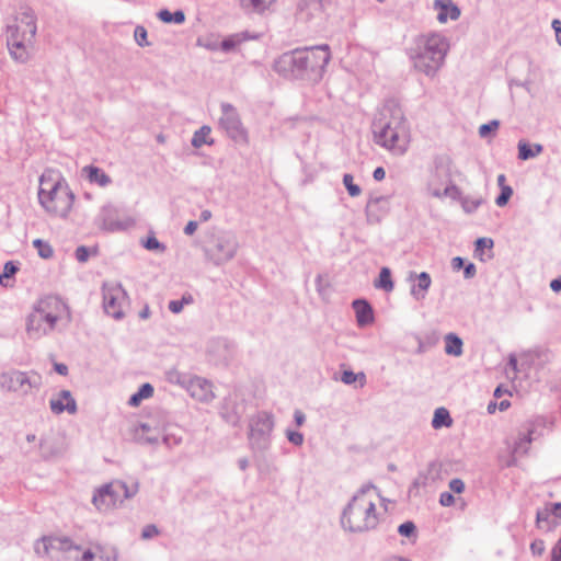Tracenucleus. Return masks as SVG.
<instances>
[{"label":"nucleus","instance_id":"nucleus-54","mask_svg":"<svg viewBox=\"0 0 561 561\" xmlns=\"http://www.w3.org/2000/svg\"><path fill=\"white\" fill-rule=\"evenodd\" d=\"M76 259L80 262V263H84L88 261L89 256H90V250L89 248L84 247V245H80L76 249Z\"/></svg>","mask_w":561,"mask_h":561},{"label":"nucleus","instance_id":"nucleus-43","mask_svg":"<svg viewBox=\"0 0 561 561\" xmlns=\"http://www.w3.org/2000/svg\"><path fill=\"white\" fill-rule=\"evenodd\" d=\"M500 127V121L492 119L486 124H482L479 127V136L483 139L489 138Z\"/></svg>","mask_w":561,"mask_h":561},{"label":"nucleus","instance_id":"nucleus-56","mask_svg":"<svg viewBox=\"0 0 561 561\" xmlns=\"http://www.w3.org/2000/svg\"><path fill=\"white\" fill-rule=\"evenodd\" d=\"M546 546L545 541L541 539H536L530 545V550L534 556H541L545 552Z\"/></svg>","mask_w":561,"mask_h":561},{"label":"nucleus","instance_id":"nucleus-1","mask_svg":"<svg viewBox=\"0 0 561 561\" xmlns=\"http://www.w3.org/2000/svg\"><path fill=\"white\" fill-rule=\"evenodd\" d=\"M328 45L296 48L280 55L273 69L284 78L319 82L330 61Z\"/></svg>","mask_w":561,"mask_h":561},{"label":"nucleus","instance_id":"nucleus-30","mask_svg":"<svg viewBox=\"0 0 561 561\" xmlns=\"http://www.w3.org/2000/svg\"><path fill=\"white\" fill-rule=\"evenodd\" d=\"M153 391V387L150 383H142L138 388L137 392L130 396V398L128 399V404L130 407H138L142 402V400L152 397Z\"/></svg>","mask_w":561,"mask_h":561},{"label":"nucleus","instance_id":"nucleus-40","mask_svg":"<svg viewBox=\"0 0 561 561\" xmlns=\"http://www.w3.org/2000/svg\"><path fill=\"white\" fill-rule=\"evenodd\" d=\"M165 378L169 382L174 385H180L182 387L186 388V385L188 382L190 376L180 373L176 369H170L165 373Z\"/></svg>","mask_w":561,"mask_h":561},{"label":"nucleus","instance_id":"nucleus-46","mask_svg":"<svg viewBox=\"0 0 561 561\" xmlns=\"http://www.w3.org/2000/svg\"><path fill=\"white\" fill-rule=\"evenodd\" d=\"M494 245V242L491 238H478L474 242V253L476 255H481L484 249L491 250Z\"/></svg>","mask_w":561,"mask_h":561},{"label":"nucleus","instance_id":"nucleus-64","mask_svg":"<svg viewBox=\"0 0 561 561\" xmlns=\"http://www.w3.org/2000/svg\"><path fill=\"white\" fill-rule=\"evenodd\" d=\"M551 558L561 560V538L558 540L556 546L552 549Z\"/></svg>","mask_w":561,"mask_h":561},{"label":"nucleus","instance_id":"nucleus-23","mask_svg":"<svg viewBox=\"0 0 561 561\" xmlns=\"http://www.w3.org/2000/svg\"><path fill=\"white\" fill-rule=\"evenodd\" d=\"M352 305L356 313L358 325L365 327L374 321V311L367 300L355 299Z\"/></svg>","mask_w":561,"mask_h":561},{"label":"nucleus","instance_id":"nucleus-59","mask_svg":"<svg viewBox=\"0 0 561 561\" xmlns=\"http://www.w3.org/2000/svg\"><path fill=\"white\" fill-rule=\"evenodd\" d=\"M439 503L442 506H451L455 503V497L450 492H443L439 495Z\"/></svg>","mask_w":561,"mask_h":561},{"label":"nucleus","instance_id":"nucleus-60","mask_svg":"<svg viewBox=\"0 0 561 561\" xmlns=\"http://www.w3.org/2000/svg\"><path fill=\"white\" fill-rule=\"evenodd\" d=\"M551 514L557 519H561V502L550 503L546 505Z\"/></svg>","mask_w":561,"mask_h":561},{"label":"nucleus","instance_id":"nucleus-12","mask_svg":"<svg viewBox=\"0 0 561 561\" xmlns=\"http://www.w3.org/2000/svg\"><path fill=\"white\" fill-rule=\"evenodd\" d=\"M103 308L106 314L119 320L124 317L127 293L119 283H104L102 286Z\"/></svg>","mask_w":561,"mask_h":561},{"label":"nucleus","instance_id":"nucleus-14","mask_svg":"<svg viewBox=\"0 0 561 561\" xmlns=\"http://www.w3.org/2000/svg\"><path fill=\"white\" fill-rule=\"evenodd\" d=\"M38 556H51L54 552L80 551L81 547L73 543L68 537H44L34 546Z\"/></svg>","mask_w":561,"mask_h":561},{"label":"nucleus","instance_id":"nucleus-63","mask_svg":"<svg viewBox=\"0 0 561 561\" xmlns=\"http://www.w3.org/2000/svg\"><path fill=\"white\" fill-rule=\"evenodd\" d=\"M551 26L556 33V41L561 46V21L554 19L551 23Z\"/></svg>","mask_w":561,"mask_h":561},{"label":"nucleus","instance_id":"nucleus-17","mask_svg":"<svg viewBox=\"0 0 561 561\" xmlns=\"http://www.w3.org/2000/svg\"><path fill=\"white\" fill-rule=\"evenodd\" d=\"M535 427L533 424H528L524 432L519 433L518 439L514 443L511 451V457L506 462V467H513L517 465V458L527 454L529 445L534 440Z\"/></svg>","mask_w":561,"mask_h":561},{"label":"nucleus","instance_id":"nucleus-11","mask_svg":"<svg viewBox=\"0 0 561 561\" xmlns=\"http://www.w3.org/2000/svg\"><path fill=\"white\" fill-rule=\"evenodd\" d=\"M21 25L13 24L7 27V45L11 57L19 62H26L35 37H30L31 31L23 30Z\"/></svg>","mask_w":561,"mask_h":561},{"label":"nucleus","instance_id":"nucleus-20","mask_svg":"<svg viewBox=\"0 0 561 561\" xmlns=\"http://www.w3.org/2000/svg\"><path fill=\"white\" fill-rule=\"evenodd\" d=\"M49 407L53 413L60 414L67 411L69 414L77 412V402L69 390H61L58 398H53L49 401Z\"/></svg>","mask_w":561,"mask_h":561},{"label":"nucleus","instance_id":"nucleus-49","mask_svg":"<svg viewBox=\"0 0 561 561\" xmlns=\"http://www.w3.org/2000/svg\"><path fill=\"white\" fill-rule=\"evenodd\" d=\"M415 530L416 527L414 523L410 520L402 523L398 528V533L403 537H411L415 534Z\"/></svg>","mask_w":561,"mask_h":561},{"label":"nucleus","instance_id":"nucleus-48","mask_svg":"<svg viewBox=\"0 0 561 561\" xmlns=\"http://www.w3.org/2000/svg\"><path fill=\"white\" fill-rule=\"evenodd\" d=\"M363 380L365 381L366 379V376L364 373H359V374H355L354 371L352 370H344L342 373V376H341V380L345 383V385H352L354 383L356 380Z\"/></svg>","mask_w":561,"mask_h":561},{"label":"nucleus","instance_id":"nucleus-33","mask_svg":"<svg viewBox=\"0 0 561 561\" xmlns=\"http://www.w3.org/2000/svg\"><path fill=\"white\" fill-rule=\"evenodd\" d=\"M157 16L160 21L168 24H182L185 22V14L182 10L171 12L168 9H162L157 13Z\"/></svg>","mask_w":561,"mask_h":561},{"label":"nucleus","instance_id":"nucleus-21","mask_svg":"<svg viewBox=\"0 0 561 561\" xmlns=\"http://www.w3.org/2000/svg\"><path fill=\"white\" fill-rule=\"evenodd\" d=\"M437 11V20L440 23H446L448 20H457L460 16L459 8L450 0H435L433 4Z\"/></svg>","mask_w":561,"mask_h":561},{"label":"nucleus","instance_id":"nucleus-18","mask_svg":"<svg viewBox=\"0 0 561 561\" xmlns=\"http://www.w3.org/2000/svg\"><path fill=\"white\" fill-rule=\"evenodd\" d=\"M186 389L193 398L202 402H209L215 397L213 385L202 377H190Z\"/></svg>","mask_w":561,"mask_h":561},{"label":"nucleus","instance_id":"nucleus-10","mask_svg":"<svg viewBox=\"0 0 561 561\" xmlns=\"http://www.w3.org/2000/svg\"><path fill=\"white\" fill-rule=\"evenodd\" d=\"M42 378L37 373H26L11 369L0 374V389L9 392H16L22 396L28 394L32 389H39Z\"/></svg>","mask_w":561,"mask_h":561},{"label":"nucleus","instance_id":"nucleus-31","mask_svg":"<svg viewBox=\"0 0 561 561\" xmlns=\"http://www.w3.org/2000/svg\"><path fill=\"white\" fill-rule=\"evenodd\" d=\"M434 172L435 175H451L454 167L448 156H438L434 160Z\"/></svg>","mask_w":561,"mask_h":561},{"label":"nucleus","instance_id":"nucleus-19","mask_svg":"<svg viewBox=\"0 0 561 561\" xmlns=\"http://www.w3.org/2000/svg\"><path fill=\"white\" fill-rule=\"evenodd\" d=\"M389 210V199L385 196L370 197L366 205V216L369 224H378Z\"/></svg>","mask_w":561,"mask_h":561},{"label":"nucleus","instance_id":"nucleus-57","mask_svg":"<svg viewBox=\"0 0 561 561\" xmlns=\"http://www.w3.org/2000/svg\"><path fill=\"white\" fill-rule=\"evenodd\" d=\"M274 0H251V7L255 12H263Z\"/></svg>","mask_w":561,"mask_h":561},{"label":"nucleus","instance_id":"nucleus-15","mask_svg":"<svg viewBox=\"0 0 561 561\" xmlns=\"http://www.w3.org/2000/svg\"><path fill=\"white\" fill-rule=\"evenodd\" d=\"M233 344L225 337H216L209 341L207 354L215 364H227L233 355Z\"/></svg>","mask_w":561,"mask_h":561},{"label":"nucleus","instance_id":"nucleus-32","mask_svg":"<svg viewBox=\"0 0 561 561\" xmlns=\"http://www.w3.org/2000/svg\"><path fill=\"white\" fill-rule=\"evenodd\" d=\"M428 192L431 193V195H433L434 197H449L451 199H456L458 197H460V191L459 188L456 186V185H453V184H449L447 186H445L444 190H440L438 187H434L432 183L428 184Z\"/></svg>","mask_w":561,"mask_h":561},{"label":"nucleus","instance_id":"nucleus-4","mask_svg":"<svg viewBox=\"0 0 561 561\" xmlns=\"http://www.w3.org/2000/svg\"><path fill=\"white\" fill-rule=\"evenodd\" d=\"M449 50L448 39L439 33L420 36L411 55L415 70L434 78Z\"/></svg>","mask_w":561,"mask_h":561},{"label":"nucleus","instance_id":"nucleus-47","mask_svg":"<svg viewBox=\"0 0 561 561\" xmlns=\"http://www.w3.org/2000/svg\"><path fill=\"white\" fill-rule=\"evenodd\" d=\"M144 248L149 251H159L163 252L165 250L164 244H162L154 236H149L144 242Z\"/></svg>","mask_w":561,"mask_h":561},{"label":"nucleus","instance_id":"nucleus-28","mask_svg":"<svg viewBox=\"0 0 561 561\" xmlns=\"http://www.w3.org/2000/svg\"><path fill=\"white\" fill-rule=\"evenodd\" d=\"M542 151V146L539 144H529L520 140L518 142V158L522 160H528L535 158Z\"/></svg>","mask_w":561,"mask_h":561},{"label":"nucleus","instance_id":"nucleus-45","mask_svg":"<svg viewBox=\"0 0 561 561\" xmlns=\"http://www.w3.org/2000/svg\"><path fill=\"white\" fill-rule=\"evenodd\" d=\"M147 36H148V33L144 26L138 25L135 27L134 38L138 46H140V47L150 46V43L148 42Z\"/></svg>","mask_w":561,"mask_h":561},{"label":"nucleus","instance_id":"nucleus-58","mask_svg":"<svg viewBox=\"0 0 561 561\" xmlns=\"http://www.w3.org/2000/svg\"><path fill=\"white\" fill-rule=\"evenodd\" d=\"M449 489L455 493H462L465 490V482L459 478L451 479L449 481Z\"/></svg>","mask_w":561,"mask_h":561},{"label":"nucleus","instance_id":"nucleus-55","mask_svg":"<svg viewBox=\"0 0 561 561\" xmlns=\"http://www.w3.org/2000/svg\"><path fill=\"white\" fill-rule=\"evenodd\" d=\"M197 45L202 46V47H205L206 49L211 50V51L219 49V42L215 41V39H202V38H198Z\"/></svg>","mask_w":561,"mask_h":561},{"label":"nucleus","instance_id":"nucleus-51","mask_svg":"<svg viewBox=\"0 0 561 561\" xmlns=\"http://www.w3.org/2000/svg\"><path fill=\"white\" fill-rule=\"evenodd\" d=\"M354 178H343L344 185L348 194L353 197L360 194V187L353 182Z\"/></svg>","mask_w":561,"mask_h":561},{"label":"nucleus","instance_id":"nucleus-34","mask_svg":"<svg viewBox=\"0 0 561 561\" xmlns=\"http://www.w3.org/2000/svg\"><path fill=\"white\" fill-rule=\"evenodd\" d=\"M506 178H497V185L501 190L499 196L495 198V204L499 207H504L507 205L510 198L513 195V188L511 185L505 183Z\"/></svg>","mask_w":561,"mask_h":561},{"label":"nucleus","instance_id":"nucleus-6","mask_svg":"<svg viewBox=\"0 0 561 561\" xmlns=\"http://www.w3.org/2000/svg\"><path fill=\"white\" fill-rule=\"evenodd\" d=\"M38 199L55 216L65 217L71 209L75 195L64 183V178H38Z\"/></svg>","mask_w":561,"mask_h":561},{"label":"nucleus","instance_id":"nucleus-35","mask_svg":"<svg viewBox=\"0 0 561 561\" xmlns=\"http://www.w3.org/2000/svg\"><path fill=\"white\" fill-rule=\"evenodd\" d=\"M457 199L460 202L463 211L469 215L473 214L484 203L482 197L462 196L461 194Z\"/></svg>","mask_w":561,"mask_h":561},{"label":"nucleus","instance_id":"nucleus-62","mask_svg":"<svg viewBox=\"0 0 561 561\" xmlns=\"http://www.w3.org/2000/svg\"><path fill=\"white\" fill-rule=\"evenodd\" d=\"M184 300H171L169 302V310L173 313H180L183 310Z\"/></svg>","mask_w":561,"mask_h":561},{"label":"nucleus","instance_id":"nucleus-9","mask_svg":"<svg viewBox=\"0 0 561 561\" xmlns=\"http://www.w3.org/2000/svg\"><path fill=\"white\" fill-rule=\"evenodd\" d=\"M220 111L221 114L218 118L219 128L234 144L239 146L249 145V134L241 122V117L237 108L230 103L222 102L220 104Z\"/></svg>","mask_w":561,"mask_h":561},{"label":"nucleus","instance_id":"nucleus-8","mask_svg":"<svg viewBox=\"0 0 561 561\" xmlns=\"http://www.w3.org/2000/svg\"><path fill=\"white\" fill-rule=\"evenodd\" d=\"M239 247L237 236L232 231H224L215 237L210 245L204 248V253L209 262L219 266L231 261Z\"/></svg>","mask_w":561,"mask_h":561},{"label":"nucleus","instance_id":"nucleus-38","mask_svg":"<svg viewBox=\"0 0 561 561\" xmlns=\"http://www.w3.org/2000/svg\"><path fill=\"white\" fill-rule=\"evenodd\" d=\"M211 128L207 125L202 126L198 130H196L192 138V146L195 148H201L203 145L211 144L209 140Z\"/></svg>","mask_w":561,"mask_h":561},{"label":"nucleus","instance_id":"nucleus-52","mask_svg":"<svg viewBox=\"0 0 561 561\" xmlns=\"http://www.w3.org/2000/svg\"><path fill=\"white\" fill-rule=\"evenodd\" d=\"M159 533H160V530L158 529V527L154 524H149L142 528L141 538L144 540H148V539H151V538L158 536Z\"/></svg>","mask_w":561,"mask_h":561},{"label":"nucleus","instance_id":"nucleus-27","mask_svg":"<svg viewBox=\"0 0 561 561\" xmlns=\"http://www.w3.org/2000/svg\"><path fill=\"white\" fill-rule=\"evenodd\" d=\"M462 340L455 333L445 336V353L447 355L460 356L462 354Z\"/></svg>","mask_w":561,"mask_h":561},{"label":"nucleus","instance_id":"nucleus-53","mask_svg":"<svg viewBox=\"0 0 561 561\" xmlns=\"http://www.w3.org/2000/svg\"><path fill=\"white\" fill-rule=\"evenodd\" d=\"M328 0H305L304 5L310 8L313 12H320L324 9Z\"/></svg>","mask_w":561,"mask_h":561},{"label":"nucleus","instance_id":"nucleus-50","mask_svg":"<svg viewBox=\"0 0 561 561\" xmlns=\"http://www.w3.org/2000/svg\"><path fill=\"white\" fill-rule=\"evenodd\" d=\"M286 437L295 446H301L304 444V435L300 432L286 430Z\"/></svg>","mask_w":561,"mask_h":561},{"label":"nucleus","instance_id":"nucleus-25","mask_svg":"<svg viewBox=\"0 0 561 561\" xmlns=\"http://www.w3.org/2000/svg\"><path fill=\"white\" fill-rule=\"evenodd\" d=\"M92 503L99 511H107L111 507L116 506L105 484L95 491L92 497Z\"/></svg>","mask_w":561,"mask_h":561},{"label":"nucleus","instance_id":"nucleus-61","mask_svg":"<svg viewBox=\"0 0 561 561\" xmlns=\"http://www.w3.org/2000/svg\"><path fill=\"white\" fill-rule=\"evenodd\" d=\"M477 274V268H476V265L473 263H468V264H465L463 266V277L466 279H471L476 276Z\"/></svg>","mask_w":561,"mask_h":561},{"label":"nucleus","instance_id":"nucleus-26","mask_svg":"<svg viewBox=\"0 0 561 561\" xmlns=\"http://www.w3.org/2000/svg\"><path fill=\"white\" fill-rule=\"evenodd\" d=\"M440 471V466L432 461L428 463L426 472H420L419 476L414 479L412 486L413 488H420L425 486L427 484V481L435 480Z\"/></svg>","mask_w":561,"mask_h":561},{"label":"nucleus","instance_id":"nucleus-42","mask_svg":"<svg viewBox=\"0 0 561 561\" xmlns=\"http://www.w3.org/2000/svg\"><path fill=\"white\" fill-rule=\"evenodd\" d=\"M18 271H19L18 263H15L13 261L5 262L4 266H3V272L0 275V284L2 286H8V283L5 282V279L12 278L16 274Z\"/></svg>","mask_w":561,"mask_h":561},{"label":"nucleus","instance_id":"nucleus-5","mask_svg":"<svg viewBox=\"0 0 561 561\" xmlns=\"http://www.w3.org/2000/svg\"><path fill=\"white\" fill-rule=\"evenodd\" d=\"M65 310L64 302L56 296H46L34 306L26 320L30 339L38 340L49 334Z\"/></svg>","mask_w":561,"mask_h":561},{"label":"nucleus","instance_id":"nucleus-7","mask_svg":"<svg viewBox=\"0 0 561 561\" xmlns=\"http://www.w3.org/2000/svg\"><path fill=\"white\" fill-rule=\"evenodd\" d=\"M248 440L254 457L264 456L271 448L272 433L275 427L273 413L260 411L249 419Z\"/></svg>","mask_w":561,"mask_h":561},{"label":"nucleus","instance_id":"nucleus-3","mask_svg":"<svg viewBox=\"0 0 561 561\" xmlns=\"http://www.w3.org/2000/svg\"><path fill=\"white\" fill-rule=\"evenodd\" d=\"M374 486L362 488L348 502L341 515L344 530L359 534L373 530L378 525L374 499L368 494Z\"/></svg>","mask_w":561,"mask_h":561},{"label":"nucleus","instance_id":"nucleus-41","mask_svg":"<svg viewBox=\"0 0 561 561\" xmlns=\"http://www.w3.org/2000/svg\"><path fill=\"white\" fill-rule=\"evenodd\" d=\"M33 247L37 250V253L42 259H50L54 255L53 247L42 239H35L33 241Z\"/></svg>","mask_w":561,"mask_h":561},{"label":"nucleus","instance_id":"nucleus-29","mask_svg":"<svg viewBox=\"0 0 561 561\" xmlns=\"http://www.w3.org/2000/svg\"><path fill=\"white\" fill-rule=\"evenodd\" d=\"M453 424V419L450 416L449 411L446 408H437L434 412V416L432 420V426L435 430H439L442 427H449Z\"/></svg>","mask_w":561,"mask_h":561},{"label":"nucleus","instance_id":"nucleus-2","mask_svg":"<svg viewBox=\"0 0 561 561\" xmlns=\"http://www.w3.org/2000/svg\"><path fill=\"white\" fill-rule=\"evenodd\" d=\"M376 142L394 154L407 151L410 134L403 110L394 100L387 101L373 122Z\"/></svg>","mask_w":561,"mask_h":561},{"label":"nucleus","instance_id":"nucleus-24","mask_svg":"<svg viewBox=\"0 0 561 561\" xmlns=\"http://www.w3.org/2000/svg\"><path fill=\"white\" fill-rule=\"evenodd\" d=\"M15 20L20 23L19 25H21V27L24 26L23 30L31 31L28 38L35 37L37 31L36 15L30 7H21Z\"/></svg>","mask_w":561,"mask_h":561},{"label":"nucleus","instance_id":"nucleus-44","mask_svg":"<svg viewBox=\"0 0 561 561\" xmlns=\"http://www.w3.org/2000/svg\"><path fill=\"white\" fill-rule=\"evenodd\" d=\"M241 42V38L238 34L230 35L224 41L219 42V49L225 53H229L236 48V46Z\"/></svg>","mask_w":561,"mask_h":561},{"label":"nucleus","instance_id":"nucleus-36","mask_svg":"<svg viewBox=\"0 0 561 561\" xmlns=\"http://www.w3.org/2000/svg\"><path fill=\"white\" fill-rule=\"evenodd\" d=\"M374 286L389 293L393 289V282L391 279V271L389 267H382L379 272V277L375 280Z\"/></svg>","mask_w":561,"mask_h":561},{"label":"nucleus","instance_id":"nucleus-37","mask_svg":"<svg viewBox=\"0 0 561 561\" xmlns=\"http://www.w3.org/2000/svg\"><path fill=\"white\" fill-rule=\"evenodd\" d=\"M551 514L547 506L540 508L536 513V524L538 528H546L548 530L557 526L554 520H551Z\"/></svg>","mask_w":561,"mask_h":561},{"label":"nucleus","instance_id":"nucleus-22","mask_svg":"<svg viewBox=\"0 0 561 561\" xmlns=\"http://www.w3.org/2000/svg\"><path fill=\"white\" fill-rule=\"evenodd\" d=\"M413 277L417 279V283L411 287V295L417 301L423 300L432 284L431 276L427 272H421L420 274L411 273L410 278Z\"/></svg>","mask_w":561,"mask_h":561},{"label":"nucleus","instance_id":"nucleus-13","mask_svg":"<svg viewBox=\"0 0 561 561\" xmlns=\"http://www.w3.org/2000/svg\"><path fill=\"white\" fill-rule=\"evenodd\" d=\"M94 221L100 229L107 232L124 231L135 224L129 217L122 218L118 209L111 205L104 206Z\"/></svg>","mask_w":561,"mask_h":561},{"label":"nucleus","instance_id":"nucleus-39","mask_svg":"<svg viewBox=\"0 0 561 561\" xmlns=\"http://www.w3.org/2000/svg\"><path fill=\"white\" fill-rule=\"evenodd\" d=\"M139 430L141 431V434L137 431L136 436L140 443L157 444L159 442V435L157 433L156 434L151 433V428H150L149 424L141 423L139 425Z\"/></svg>","mask_w":561,"mask_h":561},{"label":"nucleus","instance_id":"nucleus-16","mask_svg":"<svg viewBox=\"0 0 561 561\" xmlns=\"http://www.w3.org/2000/svg\"><path fill=\"white\" fill-rule=\"evenodd\" d=\"M105 486H107L108 493L116 505L118 503L122 504L124 500L134 497L139 490V483L137 480H131L130 484L122 480H115L105 484Z\"/></svg>","mask_w":561,"mask_h":561}]
</instances>
